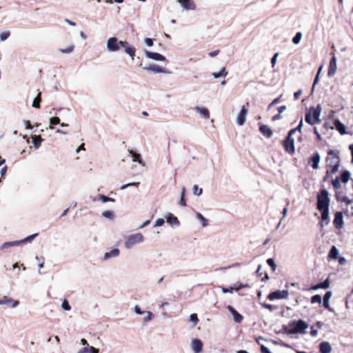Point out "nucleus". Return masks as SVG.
Masks as SVG:
<instances>
[{"mask_svg": "<svg viewBox=\"0 0 353 353\" xmlns=\"http://www.w3.org/2000/svg\"><path fill=\"white\" fill-rule=\"evenodd\" d=\"M289 325L294 327L291 329H288L286 325L283 326V329L284 330L285 332L288 333V334H294L298 333L304 334L305 332V330L308 327L307 323L301 319L298 321H291L289 323Z\"/></svg>", "mask_w": 353, "mask_h": 353, "instance_id": "obj_1", "label": "nucleus"}, {"mask_svg": "<svg viewBox=\"0 0 353 353\" xmlns=\"http://www.w3.org/2000/svg\"><path fill=\"white\" fill-rule=\"evenodd\" d=\"M321 106L320 104L317 105L316 108L310 107V109L305 113V122L311 125L321 123Z\"/></svg>", "mask_w": 353, "mask_h": 353, "instance_id": "obj_2", "label": "nucleus"}, {"mask_svg": "<svg viewBox=\"0 0 353 353\" xmlns=\"http://www.w3.org/2000/svg\"><path fill=\"white\" fill-rule=\"evenodd\" d=\"M330 202L328 191L325 189L321 190L317 195L318 210L329 209Z\"/></svg>", "mask_w": 353, "mask_h": 353, "instance_id": "obj_3", "label": "nucleus"}, {"mask_svg": "<svg viewBox=\"0 0 353 353\" xmlns=\"http://www.w3.org/2000/svg\"><path fill=\"white\" fill-rule=\"evenodd\" d=\"M144 241V236L141 233H136L130 235L125 241V247L126 249L132 248L134 245L141 243Z\"/></svg>", "mask_w": 353, "mask_h": 353, "instance_id": "obj_4", "label": "nucleus"}, {"mask_svg": "<svg viewBox=\"0 0 353 353\" xmlns=\"http://www.w3.org/2000/svg\"><path fill=\"white\" fill-rule=\"evenodd\" d=\"M124 41H119L117 37H112L107 41V50L109 52H117L122 46Z\"/></svg>", "mask_w": 353, "mask_h": 353, "instance_id": "obj_5", "label": "nucleus"}, {"mask_svg": "<svg viewBox=\"0 0 353 353\" xmlns=\"http://www.w3.org/2000/svg\"><path fill=\"white\" fill-rule=\"evenodd\" d=\"M289 292L286 290H276L270 293L268 296V299L270 301L275 299H286L288 296Z\"/></svg>", "mask_w": 353, "mask_h": 353, "instance_id": "obj_6", "label": "nucleus"}, {"mask_svg": "<svg viewBox=\"0 0 353 353\" xmlns=\"http://www.w3.org/2000/svg\"><path fill=\"white\" fill-rule=\"evenodd\" d=\"M283 147L287 152L293 154L295 152L294 140L292 137L288 136L283 141Z\"/></svg>", "mask_w": 353, "mask_h": 353, "instance_id": "obj_7", "label": "nucleus"}, {"mask_svg": "<svg viewBox=\"0 0 353 353\" xmlns=\"http://www.w3.org/2000/svg\"><path fill=\"white\" fill-rule=\"evenodd\" d=\"M144 54L145 55V57L147 58L154 60V61H164L166 60V58L165 56H163L158 52H154L145 50Z\"/></svg>", "mask_w": 353, "mask_h": 353, "instance_id": "obj_8", "label": "nucleus"}, {"mask_svg": "<svg viewBox=\"0 0 353 353\" xmlns=\"http://www.w3.org/2000/svg\"><path fill=\"white\" fill-rule=\"evenodd\" d=\"M321 161V156L318 152H314L308 159V163H311L312 168L316 170Z\"/></svg>", "mask_w": 353, "mask_h": 353, "instance_id": "obj_9", "label": "nucleus"}, {"mask_svg": "<svg viewBox=\"0 0 353 353\" xmlns=\"http://www.w3.org/2000/svg\"><path fill=\"white\" fill-rule=\"evenodd\" d=\"M248 112V109L245 106H243L236 117V123L238 125H243L245 123Z\"/></svg>", "mask_w": 353, "mask_h": 353, "instance_id": "obj_10", "label": "nucleus"}, {"mask_svg": "<svg viewBox=\"0 0 353 353\" xmlns=\"http://www.w3.org/2000/svg\"><path fill=\"white\" fill-rule=\"evenodd\" d=\"M333 224L336 229H341L343 225V216L341 212H336L334 214Z\"/></svg>", "mask_w": 353, "mask_h": 353, "instance_id": "obj_11", "label": "nucleus"}, {"mask_svg": "<svg viewBox=\"0 0 353 353\" xmlns=\"http://www.w3.org/2000/svg\"><path fill=\"white\" fill-rule=\"evenodd\" d=\"M11 307L14 308L19 304V301L13 300L12 298L4 296L2 299H0V305H10Z\"/></svg>", "mask_w": 353, "mask_h": 353, "instance_id": "obj_12", "label": "nucleus"}, {"mask_svg": "<svg viewBox=\"0 0 353 353\" xmlns=\"http://www.w3.org/2000/svg\"><path fill=\"white\" fill-rule=\"evenodd\" d=\"M178 2L186 10H196V5L192 0H178Z\"/></svg>", "mask_w": 353, "mask_h": 353, "instance_id": "obj_13", "label": "nucleus"}, {"mask_svg": "<svg viewBox=\"0 0 353 353\" xmlns=\"http://www.w3.org/2000/svg\"><path fill=\"white\" fill-rule=\"evenodd\" d=\"M121 48H124V51L132 59L135 55L136 48L129 44L128 41H124Z\"/></svg>", "mask_w": 353, "mask_h": 353, "instance_id": "obj_14", "label": "nucleus"}, {"mask_svg": "<svg viewBox=\"0 0 353 353\" xmlns=\"http://www.w3.org/2000/svg\"><path fill=\"white\" fill-rule=\"evenodd\" d=\"M143 69L147 71H151L154 73H166V71L164 68L160 67L157 64H151L148 66L143 67Z\"/></svg>", "mask_w": 353, "mask_h": 353, "instance_id": "obj_15", "label": "nucleus"}, {"mask_svg": "<svg viewBox=\"0 0 353 353\" xmlns=\"http://www.w3.org/2000/svg\"><path fill=\"white\" fill-rule=\"evenodd\" d=\"M203 343L200 339H194L192 341V350L194 353H200L202 351Z\"/></svg>", "mask_w": 353, "mask_h": 353, "instance_id": "obj_16", "label": "nucleus"}, {"mask_svg": "<svg viewBox=\"0 0 353 353\" xmlns=\"http://www.w3.org/2000/svg\"><path fill=\"white\" fill-rule=\"evenodd\" d=\"M227 309L232 314L234 321L236 323H241L243 321V316L241 314H239L232 306L228 305Z\"/></svg>", "mask_w": 353, "mask_h": 353, "instance_id": "obj_17", "label": "nucleus"}, {"mask_svg": "<svg viewBox=\"0 0 353 353\" xmlns=\"http://www.w3.org/2000/svg\"><path fill=\"white\" fill-rule=\"evenodd\" d=\"M334 128L336 130L342 135L346 134V127L345 125L338 119L334 121Z\"/></svg>", "mask_w": 353, "mask_h": 353, "instance_id": "obj_18", "label": "nucleus"}, {"mask_svg": "<svg viewBox=\"0 0 353 353\" xmlns=\"http://www.w3.org/2000/svg\"><path fill=\"white\" fill-rule=\"evenodd\" d=\"M336 71V59L334 56H333L330 61L329 69L327 72V75L329 77H332L334 75Z\"/></svg>", "mask_w": 353, "mask_h": 353, "instance_id": "obj_19", "label": "nucleus"}, {"mask_svg": "<svg viewBox=\"0 0 353 353\" xmlns=\"http://www.w3.org/2000/svg\"><path fill=\"white\" fill-rule=\"evenodd\" d=\"M332 295V293L331 291H327L323 296V307L328 310L330 312H333L334 310L333 308L330 307V299L331 298Z\"/></svg>", "mask_w": 353, "mask_h": 353, "instance_id": "obj_20", "label": "nucleus"}, {"mask_svg": "<svg viewBox=\"0 0 353 353\" xmlns=\"http://www.w3.org/2000/svg\"><path fill=\"white\" fill-rule=\"evenodd\" d=\"M330 279L327 278L325 280H324L323 282H321L319 283H317L314 285H312L311 287V290H316L318 289H327L330 287Z\"/></svg>", "mask_w": 353, "mask_h": 353, "instance_id": "obj_21", "label": "nucleus"}, {"mask_svg": "<svg viewBox=\"0 0 353 353\" xmlns=\"http://www.w3.org/2000/svg\"><path fill=\"white\" fill-rule=\"evenodd\" d=\"M332 351V346L329 342L323 341L319 345L320 353H330Z\"/></svg>", "mask_w": 353, "mask_h": 353, "instance_id": "obj_22", "label": "nucleus"}, {"mask_svg": "<svg viewBox=\"0 0 353 353\" xmlns=\"http://www.w3.org/2000/svg\"><path fill=\"white\" fill-rule=\"evenodd\" d=\"M259 131L267 138L271 137L273 134L272 130L268 125L264 124L259 126Z\"/></svg>", "mask_w": 353, "mask_h": 353, "instance_id": "obj_23", "label": "nucleus"}, {"mask_svg": "<svg viewBox=\"0 0 353 353\" xmlns=\"http://www.w3.org/2000/svg\"><path fill=\"white\" fill-rule=\"evenodd\" d=\"M120 254V251L118 248H114L108 252H105L103 256L104 260H108L110 258L117 257Z\"/></svg>", "mask_w": 353, "mask_h": 353, "instance_id": "obj_24", "label": "nucleus"}, {"mask_svg": "<svg viewBox=\"0 0 353 353\" xmlns=\"http://www.w3.org/2000/svg\"><path fill=\"white\" fill-rule=\"evenodd\" d=\"M167 222L171 225H179L180 223L177 217H176L172 213H168L166 216Z\"/></svg>", "mask_w": 353, "mask_h": 353, "instance_id": "obj_25", "label": "nucleus"}, {"mask_svg": "<svg viewBox=\"0 0 353 353\" xmlns=\"http://www.w3.org/2000/svg\"><path fill=\"white\" fill-rule=\"evenodd\" d=\"M128 151L129 154L131 155L132 161L134 162H137L139 164L143 165V159L140 154H138L132 150H128Z\"/></svg>", "mask_w": 353, "mask_h": 353, "instance_id": "obj_26", "label": "nucleus"}, {"mask_svg": "<svg viewBox=\"0 0 353 353\" xmlns=\"http://www.w3.org/2000/svg\"><path fill=\"white\" fill-rule=\"evenodd\" d=\"M194 110L197 113L201 114L203 118L207 119L210 118V112L206 108L196 106Z\"/></svg>", "mask_w": 353, "mask_h": 353, "instance_id": "obj_27", "label": "nucleus"}, {"mask_svg": "<svg viewBox=\"0 0 353 353\" xmlns=\"http://www.w3.org/2000/svg\"><path fill=\"white\" fill-rule=\"evenodd\" d=\"M32 143L35 149H39L41 147V143L43 139L39 135H32Z\"/></svg>", "mask_w": 353, "mask_h": 353, "instance_id": "obj_28", "label": "nucleus"}, {"mask_svg": "<svg viewBox=\"0 0 353 353\" xmlns=\"http://www.w3.org/2000/svg\"><path fill=\"white\" fill-rule=\"evenodd\" d=\"M21 245V241H8V242H5L3 243L1 247H0V249L1 250H3V249H7V248H11V247H13V246H17V245Z\"/></svg>", "mask_w": 353, "mask_h": 353, "instance_id": "obj_29", "label": "nucleus"}, {"mask_svg": "<svg viewBox=\"0 0 353 353\" xmlns=\"http://www.w3.org/2000/svg\"><path fill=\"white\" fill-rule=\"evenodd\" d=\"M350 177V172L347 170H343L341 171L340 180L342 183H346Z\"/></svg>", "mask_w": 353, "mask_h": 353, "instance_id": "obj_30", "label": "nucleus"}, {"mask_svg": "<svg viewBox=\"0 0 353 353\" xmlns=\"http://www.w3.org/2000/svg\"><path fill=\"white\" fill-rule=\"evenodd\" d=\"M77 353H99V350L92 346L88 345V347L81 349Z\"/></svg>", "mask_w": 353, "mask_h": 353, "instance_id": "obj_31", "label": "nucleus"}, {"mask_svg": "<svg viewBox=\"0 0 353 353\" xmlns=\"http://www.w3.org/2000/svg\"><path fill=\"white\" fill-rule=\"evenodd\" d=\"M339 254V250L335 245L331 247L328 253V257L332 259H336Z\"/></svg>", "mask_w": 353, "mask_h": 353, "instance_id": "obj_32", "label": "nucleus"}, {"mask_svg": "<svg viewBox=\"0 0 353 353\" xmlns=\"http://www.w3.org/2000/svg\"><path fill=\"white\" fill-rule=\"evenodd\" d=\"M327 165L330 168V172L332 174H334L336 172H338L339 168L340 167V159H336V161L334 162V164H333V165L328 164Z\"/></svg>", "mask_w": 353, "mask_h": 353, "instance_id": "obj_33", "label": "nucleus"}, {"mask_svg": "<svg viewBox=\"0 0 353 353\" xmlns=\"http://www.w3.org/2000/svg\"><path fill=\"white\" fill-rule=\"evenodd\" d=\"M196 218L201 221L203 228H205L208 225V220L205 219L200 212L196 213Z\"/></svg>", "mask_w": 353, "mask_h": 353, "instance_id": "obj_34", "label": "nucleus"}, {"mask_svg": "<svg viewBox=\"0 0 353 353\" xmlns=\"http://www.w3.org/2000/svg\"><path fill=\"white\" fill-rule=\"evenodd\" d=\"M321 212V220L322 221H325V225L329 223V209H325L322 210H319Z\"/></svg>", "mask_w": 353, "mask_h": 353, "instance_id": "obj_35", "label": "nucleus"}, {"mask_svg": "<svg viewBox=\"0 0 353 353\" xmlns=\"http://www.w3.org/2000/svg\"><path fill=\"white\" fill-rule=\"evenodd\" d=\"M60 119L58 117L54 116L50 119L49 123V128L54 129L55 125H58L60 123Z\"/></svg>", "mask_w": 353, "mask_h": 353, "instance_id": "obj_36", "label": "nucleus"}, {"mask_svg": "<svg viewBox=\"0 0 353 353\" xmlns=\"http://www.w3.org/2000/svg\"><path fill=\"white\" fill-rule=\"evenodd\" d=\"M228 74V72L225 70V68H223L219 72H214L212 74L214 79H218L221 77H226Z\"/></svg>", "mask_w": 353, "mask_h": 353, "instance_id": "obj_37", "label": "nucleus"}, {"mask_svg": "<svg viewBox=\"0 0 353 353\" xmlns=\"http://www.w3.org/2000/svg\"><path fill=\"white\" fill-rule=\"evenodd\" d=\"M327 154L329 156H332V161L334 159H340L339 158V151L336 150H330L327 152Z\"/></svg>", "mask_w": 353, "mask_h": 353, "instance_id": "obj_38", "label": "nucleus"}, {"mask_svg": "<svg viewBox=\"0 0 353 353\" xmlns=\"http://www.w3.org/2000/svg\"><path fill=\"white\" fill-rule=\"evenodd\" d=\"M37 236L38 233H35L24 238L23 239L19 240V241H21V244L23 243H31Z\"/></svg>", "mask_w": 353, "mask_h": 353, "instance_id": "obj_39", "label": "nucleus"}, {"mask_svg": "<svg viewBox=\"0 0 353 353\" xmlns=\"http://www.w3.org/2000/svg\"><path fill=\"white\" fill-rule=\"evenodd\" d=\"M101 216L103 217V218H105V219H110V220H112L114 217V212L112 211H110V210H106V211H104L101 213Z\"/></svg>", "mask_w": 353, "mask_h": 353, "instance_id": "obj_40", "label": "nucleus"}, {"mask_svg": "<svg viewBox=\"0 0 353 353\" xmlns=\"http://www.w3.org/2000/svg\"><path fill=\"white\" fill-rule=\"evenodd\" d=\"M41 101V93L39 92L32 102V107H34L35 108H39Z\"/></svg>", "mask_w": 353, "mask_h": 353, "instance_id": "obj_41", "label": "nucleus"}, {"mask_svg": "<svg viewBox=\"0 0 353 353\" xmlns=\"http://www.w3.org/2000/svg\"><path fill=\"white\" fill-rule=\"evenodd\" d=\"M98 199L101 200L103 203L114 202L115 201L114 199L108 197L103 194H99Z\"/></svg>", "mask_w": 353, "mask_h": 353, "instance_id": "obj_42", "label": "nucleus"}, {"mask_svg": "<svg viewBox=\"0 0 353 353\" xmlns=\"http://www.w3.org/2000/svg\"><path fill=\"white\" fill-rule=\"evenodd\" d=\"M185 188L183 187L181 189V198H180V201H179V204L182 206L186 205V201L185 199Z\"/></svg>", "mask_w": 353, "mask_h": 353, "instance_id": "obj_43", "label": "nucleus"}, {"mask_svg": "<svg viewBox=\"0 0 353 353\" xmlns=\"http://www.w3.org/2000/svg\"><path fill=\"white\" fill-rule=\"evenodd\" d=\"M301 38H302V33L301 32H298L296 33L294 37L292 38V42L294 44H299L301 41Z\"/></svg>", "mask_w": 353, "mask_h": 353, "instance_id": "obj_44", "label": "nucleus"}, {"mask_svg": "<svg viewBox=\"0 0 353 353\" xmlns=\"http://www.w3.org/2000/svg\"><path fill=\"white\" fill-rule=\"evenodd\" d=\"M322 299L321 295L315 294L311 297V303H321Z\"/></svg>", "mask_w": 353, "mask_h": 353, "instance_id": "obj_45", "label": "nucleus"}, {"mask_svg": "<svg viewBox=\"0 0 353 353\" xmlns=\"http://www.w3.org/2000/svg\"><path fill=\"white\" fill-rule=\"evenodd\" d=\"M336 199H337V201H341L342 202L345 203L346 205H350V203H352V200L350 199L346 196H343L341 198L339 196H336Z\"/></svg>", "mask_w": 353, "mask_h": 353, "instance_id": "obj_46", "label": "nucleus"}, {"mask_svg": "<svg viewBox=\"0 0 353 353\" xmlns=\"http://www.w3.org/2000/svg\"><path fill=\"white\" fill-rule=\"evenodd\" d=\"M340 181L339 176L336 177L332 181V184L335 189L341 188Z\"/></svg>", "mask_w": 353, "mask_h": 353, "instance_id": "obj_47", "label": "nucleus"}, {"mask_svg": "<svg viewBox=\"0 0 353 353\" xmlns=\"http://www.w3.org/2000/svg\"><path fill=\"white\" fill-rule=\"evenodd\" d=\"M61 307L65 311H70L71 310V306L69 304V302L66 299H64L63 301V302L61 303Z\"/></svg>", "mask_w": 353, "mask_h": 353, "instance_id": "obj_48", "label": "nucleus"}, {"mask_svg": "<svg viewBox=\"0 0 353 353\" xmlns=\"http://www.w3.org/2000/svg\"><path fill=\"white\" fill-rule=\"evenodd\" d=\"M267 263H268V265L269 266L271 267L272 271L274 272L276 270V263L274 262V260L272 258L268 259H267Z\"/></svg>", "mask_w": 353, "mask_h": 353, "instance_id": "obj_49", "label": "nucleus"}, {"mask_svg": "<svg viewBox=\"0 0 353 353\" xmlns=\"http://www.w3.org/2000/svg\"><path fill=\"white\" fill-rule=\"evenodd\" d=\"M203 192L202 188H199L197 185H194L193 186V194L196 196L201 195Z\"/></svg>", "mask_w": 353, "mask_h": 353, "instance_id": "obj_50", "label": "nucleus"}, {"mask_svg": "<svg viewBox=\"0 0 353 353\" xmlns=\"http://www.w3.org/2000/svg\"><path fill=\"white\" fill-rule=\"evenodd\" d=\"M261 305L263 307H265V308H266V309L269 310L270 311H273V310H276V309H277V307H276V306L272 305L269 304V303H261Z\"/></svg>", "mask_w": 353, "mask_h": 353, "instance_id": "obj_51", "label": "nucleus"}, {"mask_svg": "<svg viewBox=\"0 0 353 353\" xmlns=\"http://www.w3.org/2000/svg\"><path fill=\"white\" fill-rule=\"evenodd\" d=\"M140 183L139 182H132L127 184H124L121 187V190H124L130 186H134L136 188H138L139 186Z\"/></svg>", "mask_w": 353, "mask_h": 353, "instance_id": "obj_52", "label": "nucleus"}, {"mask_svg": "<svg viewBox=\"0 0 353 353\" xmlns=\"http://www.w3.org/2000/svg\"><path fill=\"white\" fill-rule=\"evenodd\" d=\"M146 316L143 318V323H147L148 321H150L153 317L154 314L152 312L148 311Z\"/></svg>", "mask_w": 353, "mask_h": 353, "instance_id": "obj_53", "label": "nucleus"}, {"mask_svg": "<svg viewBox=\"0 0 353 353\" xmlns=\"http://www.w3.org/2000/svg\"><path fill=\"white\" fill-rule=\"evenodd\" d=\"M74 47L73 45H70L68 47H67L66 48L61 49L60 51L62 53L69 54V53H71L74 50Z\"/></svg>", "mask_w": 353, "mask_h": 353, "instance_id": "obj_54", "label": "nucleus"}, {"mask_svg": "<svg viewBox=\"0 0 353 353\" xmlns=\"http://www.w3.org/2000/svg\"><path fill=\"white\" fill-rule=\"evenodd\" d=\"M190 320L196 325L199 321L198 316L196 313L191 314L190 316Z\"/></svg>", "mask_w": 353, "mask_h": 353, "instance_id": "obj_55", "label": "nucleus"}, {"mask_svg": "<svg viewBox=\"0 0 353 353\" xmlns=\"http://www.w3.org/2000/svg\"><path fill=\"white\" fill-rule=\"evenodd\" d=\"M10 36L9 32H3L0 34V40L1 41H6Z\"/></svg>", "mask_w": 353, "mask_h": 353, "instance_id": "obj_56", "label": "nucleus"}, {"mask_svg": "<svg viewBox=\"0 0 353 353\" xmlns=\"http://www.w3.org/2000/svg\"><path fill=\"white\" fill-rule=\"evenodd\" d=\"M165 223V220L162 218H159L158 219L156 220L155 223H154V227H159V226H161L164 224Z\"/></svg>", "mask_w": 353, "mask_h": 353, "instance_id": "obj_57", "label": "nucleus"}, {"mask_svg": "<svg viewBox=\"0 0 353 353\" xmlns=\"http://www.w3.org/2000/svg\"><path fill=\"white\" fill-rule=\"evenodd\" d=\"M155 39H151V38H145L144 39V42L145 43L149 46V47H151L152 46H153V43H154V41Z\"/></svg>", "mask_w": 353, "mask_h": 353, "instance_id": "obj_58", "label": "nucleus"}, {"mask_svg": "<svg viewBox=\"0 0 353 353\" xmlns=\"http://www.w3.org/2000/svg\"><path fill=\"white\" fill-rule=\"evenodd\" d=\"M278 55H279V53H278V52H276V53H275V54L273 55V57H272V59H271V63H272V67H274V65H275V64H276V60H277Z\"/></svg>", "mask_w": 353, "mask_h": 353, "instance_id": "obj_59", "label": "nucleus"}, {"mask_svg": "<svg viewBox=\"0 0 353 353\" xmlns=\"http://www.w3.org/2000/svg\"><path fill=\"white\" fill-rule=\"evenodd\" d=\"M261 353H272L270 351V350L264 345H261Z\"/></svg>", "mask_w": 353, "mask_h": 353, "instance_id": "obj_60", "label": "nucleus"}, {"mask_svg": "<svg viewBox=\"0 0 353 353\" xmlns=\"http://www.w3.org/2000/svg\"><path fill=\"white\" fill-rule=\"evenodd\" d=\"M23 123H24V125L26 129H32V125L30 121L24 120Z\"/></svg>", "mask_w": 353, "mask_h": 353, "instance_id": "obj_61", "label": "nucleus"}, {"mask_svg": "<svg viewBox=\"0 0 353 353\" xmlns=\"http://www.w3.org/2000/svg\"><path fill=\"white\" fill-rule=\"evenodd\" d=\"M134 312L137 314H143L145 312L144 311H142L140 308V307L139 305H135L134 307Z\"/></svg>", "mask_w": 353, "mask_h": 353, "instance_id": "obj_62", "label": "nucleus"}, {"mask_svg": "<svg viewBox=\"0 0 353 353\" xmlns=\"http://www.w3.org/2000/svg\"><path fill=\"white\" fill-rule=\"evenodd\" d=\"M221 290L223 293H232L233 292V288H225V287H222L221 288Z\"/></svg>", "mask_w": 353, "mask_h": 353, "instance_id": "obj_63", "label": "nucleus"}, {"mask_svg": "<svg viewBox=\"0 0 353 353\" xmlns=\"http://www.w3.org/2000/svg\"><path fill=\"white\" fill-rule=\"evenodd\" d=\"M7 170H8V166L7 165H4L0 170V174L1 175L3 176H4L6 172H7Z\"/></svg>", "mask_w": 353, "mask_h": 353, "instance_id": "obj_64", "label": "nucleus"}]
</instances>
